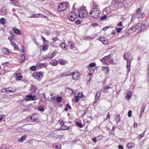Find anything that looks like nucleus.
Wrapping results in <instances>:
<instances>
[{"label": "nucleus", "instance_id": "a211bd4d", "mask_svg": "<svg viewBox=\"0 0 149 149\" xmlns=\"http://www.w3.org/2000/svg\"><path fill=\"white\" fill-rule=\"evenodd\" d=\"M37 66L38 67H47V64L45 63H42L37 64Z\"/></svg>", "mask_w": 149, "mask_h": 149}, {"label": "nucleus", "instance_id": "13d9d810", "mask_svg": "<svg viewBox=\"0 0 149 149\" xmlns=\"http://www.w3.org/2000/svg\"><path fill=\"white\" fill-rule=\"evenodd\" d=\"M54 147L55 148H57V149H60L61 148V146L59 145L55 146H54Z\"/></svg>", "mask_w": 149, "mask_h": 149}, {"label": "nucleus", "instance_id": "4468645a", "mask_svg": "<svg viewBox=\"0 0 149 149\" xmlns=\"http://www.w3.org/2000/svg\"><path fill=\"white\" fill-rule=\"evenodd\" d=\"M27 137V136L26 134H24L18 139V141L19 143L22 142L25 140Z\"/></svg>", "mask_w": 149, "mask_h": 149}, {"label": "nucleus", "instance_id": "c85d7f7f", "mask_svg": "<svg viewBox=\"0 0 149 149\" xmlns=\"http://www.w3.org/2000/svg\"><path fill=\"white\" fill-rule=\"evenodd\" d=\"M91 118L90 117H88L85 120L86 123H89L91 121Z\"/></svg>", "mask_w": 149, "mask_h": 149}, {"label": "nucleus", "instance_id": "5fc2aeb1", "mask_svg": "<svg viewBox=\"0 0 149 149\" xmlns=\"http://www.w3.org/2000/svg\"><path fill=\"white\" fill-rule=\"evenodd\" d=\"M22 78V76H19L18 77H17L16 78V79L18 80H21Z\"/></svg>", "mask_w": 149, "mask_h": 149}, {"label": "nucleus", "instance_id": "9b49d317", "mask_svg": "<svg viewBox=\"0 0 149 149\" xmlns=\"http://www.w3.org/2000/svg\"><path fill=\"white\" fill-rule=\"evenodd\" d=\"M36 115L35 114H33L31 116L29 117V119L31 120V122H37L38 118L36 117Z\"/></svg>", "mask_w": 149, "mask_h": 149}, {"label": "nucleus", "instance_id": "e433bc0d", "mask_svg": "<svg viewBox=\"0 0 149 149\" xmlns=\"http://www.w3.org/2000/svg\"><path fill=\"white\" fill-rule=\"evenodd\" d=\"M146 108L145 106H143L141 107V110L140 112L141 114H143Z\"/></svg>", "mask_w": 149, "mask_h": 149}, {"label": "nucleus", "instance_id": "3c124183", "mask_svg": "<svg viewBox=\"0 0 149 149\" xmlns=\"http://www.w3.org/2000/svg\"><path fill=\"white\" fill-rule=\"evenodd\" d=\"M36 67L35 66H33L31 67V69L32 71H34L36 70Z\"/></svg>", "mask_w": 149, "mask_h": 149}, {"label": "nucleus", "instance_id": "a878e982", "mask_svg": "<svg viewBox=\"0 0 149 149\" xmlns=\"http://www.w3.org/2000/svg\"><path fill=\"white\" fill-rule=\"evenodd\" d=\"M14 31L16 34L18 35L20 34V33L21 31L18 29L17 28L15 29L14 30Z\"/></svg>", "mask_w": 149, "mask_h": 149}, {"label": "nucleus", "instance_id": "4d7b16f0", "mask_svg": "<svg viewBox=\"0 0 149 149\" xmlns=\"http://www.w3.org/2000/svg\"><path fill=\"white\" fill-rule=\"evenodd\" d=\"M40 16V14H35L33 15V17H37Z\"/></svg>", "mask_w": 149, "mask_h": 149}, {"label": "nucleus", "instance_id": "393cba45", "mask_svg": "<svg viewBox=\"0 0 149 149\" xmlns=\"http://www.w3.org/2000/svg\"><path fill=\"white\" fill-rule=\"evenodd\" d=\"M60 46L63 49H65L66 48V44L64 42H62L60 45Z\"/></svg>", "mask_w": 149, "mask_h": 149}, {"label": "nucleus", "instance_id": "69168bd1", "mask_svg": "<svg viewBox=\"0 0 149 149\" xmlns=\"http://www.w3.org/2000/svg\"><path fill=\"white\" fill-rule=\"evenodd\" d=\"M109 27H104L102 29V30L104 31H106L108 28Z\"/></svg>", "mask_w": 149, "mask_h": 149}, {"label": "nucleus", "instance_id": "7ed1b4c3", "mask_svg": "<svg viewBox=\"0 0 149 149\" xmlns=\"http://www.w3.org/2000/svg\"><path fill=\"white\" fill-rule=\"evenodd\" d=\"M79 16L81 18L86 17L88 15L86 10H79L78 11Z\"/></svg>", "mask_w": 149, "mask_h": 149}, {"label": "nucleus", "instance_id": "aec40b11", "mask_svg": "<svg viewBox=\"0 0 149 149\" xmlns=\"http://www.w3.org/2000/svg\"><path fill=\"white\" fill-rule=\"evenodd\" d=\"M114 118L116 120V122L118 123L120 121V118L119 115H117L115 116Z\"/></svg>", "mask_w": 149, "mask_h": 149}, {"label": "nucleus", "instance_id": "1a4fd4ad", "mask_svg": "<svg viewBox=\"0 0 149 149\" xmlns=\"http://www.w3.org/2000/svg\"><path fill=\"white\" fill-rule=\"evenodd\" d=\"M25 99L27 101L34 100H36V97L35 95H31L29 94L26 96Z\"/></svg>", "mask_w": 149, "mask_h": 149}, {"label": "nucleus", "instance_id": "864d4df0", "mask_svg": "<svg viewBox=\"0 0 149 149\" xmlns=\"http://www.w3.org/2000/svg\"><path fill=\"white\" fill-rule=\"evenodd\" d=\"M81 21L79 19H77V20H76L75 21V23L77 24H80L81 23Z\"/></svg>", "mask_w": 149, "mask_h": 149}, {"label": "nucleus", "instance_id": "6ab92c4d", "mask_svg": "<svg viewBox=\"0 0 149 149\" xmlns=\"http://www.w3.org/2000/svg\"><path fill=\"white\" fill-rule=\"evenodd\" d=\"M53 58L52 57L51 54H48L44 58V60H48V58L52 59Z\"/></svg>", "mask_w": 149, "mask_h": 149}, {"label": "nucleus", "instance_id": "bb28decb", "mask_svg": "<svg viewBox=\"0 0 149 149\" xmlns=\"http://www.w3.org/2000/svg\"><path fill=\"white\" fill-rule=\"evenodd\" d=\"M38 109L39 111L41 112H43L44 110V108L42 106H39L38 108Z\"/></svg>", "mask_w": 149, "mask_h": 149}, {"label": "nucleus", "instance_id": "79ce46f5", "mask_svg": "<svg viewBox=\"0 0 149 149\" xmlns=\"http://www.w3.org/2000/svg\"><path fill=\"white\" fill-rule=\"evenodd\" d=\"M56 100L57 101L60 102L62 100V98L60 97H58L56 98Z\"/></svg>", "mask_w": 149, "mask_h": 149}, {"label": "nucleus", "instance_id": "ea45409f", "mask_svg": "<svg viewBox=\"0 0 149 149\" xmlns=\"http://www.w3.org/2000/svg\"><path fill=\"white\" fill-rule=\"evenodd\" d=\"M16 90L15 88H12L11 89H8V92H13V93H14L15 92V91Z\"/></svg>", "mask_w": 149, "mask_h": 149}, {"label": "nucleus", "instance_id": "423d86ee", "mask_svg": "<svg viewBox=\"0 0 149 149\" xmlns=\"http://www.w3.org/2000/svg\"><path fill=\"white\" fill-rule=\"evenodd\" d=\"M124 0H113L111 4V6H113L114 8H116L118 6V4L122 3Z\"/></svg>", "mask_w": 149, "mask_h": 149}, {"label": "nucleus", "instance_id": "b1692460", "mask_svg": "<svg viewBox=\"0 0 149 149\" xmlns=\"http://www.w3.org/2000/svg\"><path fill=\"white\" fill-rule=\"evenodd\" d=\"M41 38L42 41H43L45 45H47L49 42L48 41L46 40L42 36H41Z\"/></svg>", "mask_w": 149, "mask_h": 149}, {"label": "nucleus", "instance_id": "20e7f679", "mask_svg": "<svg viewBox=\"0 0 149 149\" xmlns=\"http://www.w3.org/2000/svg\"><path fill=\"white\" fill-rule=\"evenodd\" d=\"M76 17L75 12L74 11H71L69 13L68 18L70 21L73 22L76 18Z\"/></svg>", "mask_w": 149, "mask_h": 149}, {"label": "nucleus", "instance_id": "c756f323", "mask_svg": "<svg viewBox=\"0 0 149 149\" xmlns=\"http://www.w3.org/2000/svg\"><path fill=\"white\" fill-rule=\"evenodd\" d=\"M48 46L47 45H45L42 47V50L43 51H45L47 49Z\"/></svg>", "mask_w": 149, "mask_h": 149}, {"label": "nucleus", "instance_id": "6e6552de", "mask_svg": "<svg viewBox=\"0 0 149 149\" xmlns=\"http://www.w3.org/2000/svg\"><path fill=\"white\" fill-rule=\"evenodd\" d=\"M71 75L70 76L72 77L73 79L74 80H78L80 76V74L79 72H73L71 73Z\"/></svg>", "mask_w": 149, "mask_h": 149}, {"label": "nucleus", "instance_id": "f03ea898", "mask_svg": "<svg viewBox=\"0 0 149 149\" xmlns=\"http://www.w3.org/2000/svg\"><path fill=\"white\" fill-rule=\"evenodd\" d=\"M89 13L92 17L97 18L99 17L100 11L99 10H96L93 11L91 10Z\"/></svg>", "mask_w": 149, "mask_h": 149}, {"label": "nucleus", "instance_id": "2eb2a0df", "mask_svg": "<svg viewBox=\"0 0 149 149\" xmlns=\"http://www.w3.org/2000/svg\"><path fill=\"white\" fill-rule=\"evenodd\" d=\"M114 87V85L113 84H110L109 85L106 86L104 88V91H108L109 88L113 89Z\"/></svg>", "mask_w": 149, "mask_h": 149}, {"label": "nucleus", "instance_id": "c9c22d12", "mask_svg": "<svg viewBox=\"0 0 149 149\" xmlns=\"http://www.w3.org/2000/svg\"><path fill=\"white\" fill-rule=\"evenodd\" d=\"M147 26H146L141 24V27L140 30L141 31H143L146 29L145 27H147Z\"/></svg>", "mask_w": 149, "mask_h": 149}, {"label": "nucleus", "instance_id": "680f3d73", "mask_svg": "<svg viewBox=\"0 0 149 149\" xmlns=\"http://www.w3.org/2000/svg\"><path fill=\"white\" fill-rule=\"evenodd\" d=\"M66 107H68V108L69 109H70L71 108V107L70 106L69 104H66Z\"/></svg>", "mask_w": 149, "mask_h": 149}, {"label": "nucleus", "instance_id": "ddd939ff", "mask_svg": "<svg viewBox=\"0 0 149 149\" xmlns=\"http://www.w3.org/2000/svg\"><path fill=\"white\" fill-rule=\"evenodd\" d=\"M99 40L104 44H107L108 42V40L106 38L100 37Z\"/></svg>", "mask_w": 149, "mask_h": 149}, {"label": "nucleus", "instance_id": "6e6d98bb", "mask_svg": "<svg viewBox=\"0 0 149 149\" xmlns=\"http://www.w3.org/2000/svg\"><path fill=\"white\" fill-rule=\"evenodd\" d=\"M107 17V16L106 15H104L102 17L100 18V19L101 20H102L105 19L106 17Z\"/></svg>", "mask_w": 149, "mask_h": 149}, {"label": "nucleus", "instance_id": "9d476101", "mask_svg": "<svg viewBox=\"0 0 149 149\" xmlns=\"http://www.w3.org/2000/svg\"><path fill=\"white\" fill-rule=\"evenodd\" d=\"M71 75V73L70 72L68 71L62 72L61 74H60L58 76L59 78H61L65 76L68 77L70 76Z\"/></svg>", "mask_w": 149, "mask_h": 149}, {"label": "nucleus", "instance_id": "774afa93", "mask_svg": "<svg viewBox=\"0 0 149 149\" xmlns=\"http://www.w3.org/2000/svg\"><path fill=\"white\" fill-rule=\"evenodd\" d=\"M118 148L119 149H123V146L120 145L118 146Z\"/></svg>", "mask_w": 149, "mask_h": 149}, {"label": "nucleus", "instance_id": "f257e3e1", "mask_svg": "<svg viewBox=\"0 0 149 149\" xmlns=\"http://www.w3.org/2000/svg\"><path fill=\"white\" fill-rule=\"evenodd\" d=\"M130 56V54L128 53H125L124 55V58L127 61V63L126 65V68L127 71V74H128L130 71V64L131 61L129 59Z\"/></svg>", "mask_w": 149, "mask_h": 149}, {"label": "nucleus", "instance_id": "8fccbe9b", "mask_svg": "<svg viewBox=\"0 0 149 149\" xmlns=\"http://www.w3.org/2000/svg\"><path fill=\"white\" fill-rule=\"evenodd\" d=\"M122 28H118L116 29V30L117 32H120L122 30Z\"/></svg>", "mask_w": 149, "mask_h": 149}, {"label": "nucleus", "instance_id": "5701e85b", "mask_svg": "<svg viewBox=\"0 0 149 149\" xmlns=\"http://www.w3.org/2000/svg\"><path fill=\"white\" fill-rule=\"evenodd\" d=\"M9 50L6 48H4L3 49V53L5 54H8L9 53Z\"/></svg>", "mask_w": 149, "mask_h": 149}, {"label": "nucleus", "instance_id": "f704fd0d", "mask_svg": "<svg viewBox=\"0 0 149 149\" xmlns=\"http://www.w3.org/2000/svg\"><path fill=\"white\" fill-rule=\"evenodd\" d=\"M76 124L77 126L79 127L80 128H82L83 126L79 122H77L76 123Z\"/></svg>", "mask_w": 149, "mask_h": 149}, {"label": "nucleus", "instance_id": "f3484780", "mask_svg": "<svg viewBox=\"0 0 149 149\" xmlns=\"http://www.w3.org/2000/svg\"><path fill=\"white\" fill-rule=\"evenodd\" d=\"M132 96V93L130 91L128 92L125 94V97L127 99L129 100L130 99Z\"/></svg>", "mask_w": 149, "mask_h": 149}, {"label": "nucleus", "instance_id": "a19ab883", "mask_svg": "<svg viewBox=\"0 0 149 149\" xmlns=\"http://www.w3.org/2000/svg\"><path fill=\"white\" fill-rule=\"evenodd\" d=\"M96 65L95 63H91L89 65V66L91 67H94Z\"/></svg>", "mask_w": 149, "mask_h": 149}, {"label": "nucleus", "instance_id": "338daca9", "mask_svg": "<svg viewBox=\"0 0 149 149\" xmlns=\"http://www.w3.org/2000/svg\"><path fill=\"white\" fill-rule=\"evenodd\" d=\"M10 44L13 47L15 45H16L15 43H14L13 42L10 41Z\"/></svg>", "mask_w": 149, "mask_h": 149}, {"label": "nucleus", "instance_id": "49530a36", "mask_svg": "<svg viewBox=\"0 0 149 149\" xmlns=\"http://www.w3.org/2000/svg\"><path fill=\"white\" fill-rule=\"evenodd\" d=\"M132 111L131 110H129L128 111V115L129 117H130L131 116Z\"/></svg>", "mask_w": 149, "mask_h": 149}, {"label": "nucleus", "instance_id": "09e8293b", "mask_svg": "<svg viewBox=\"0 0 149 149\" xmlns=\"http://www.w3.org/2000/svg\"><path fill=\"white\" fill-rule=\"evenodd\" d=\"M37 75L38 77H40L41 76H43V74L40 72H38L37 73Z\"/></svg>", "mask_w": 149, "mask_h": 149}, {"label": "nucleus", "instance_id": "0e129e2a", "mask_svg": "<svg viewBox=\"0 0 149 149\" xmlns=\"http://www.w3.org/2000/svg\"><path fill=\"white\" fill-rule=\"evenodd\" d=\"M13 47H14V50H16L17 49L18 46L16 45H15Z\"/></svg>", "mask_w": 149, "mask_h": 149}, {"label": "nucleus", "instance_id": "dca6fc26", "mask_svg": "<svg viewBox=\"0 0 149 149\" xmlns=\"http://www.w3.org/2000/svg\"><path fill=\"white\" fill-rule=\"evenodd\" d=\"M50 64L53 66H56L58 64L57 61L55 59L53 60L50 61Z\"/></svg>", "mask_w": 149, "mask_h": 149}, {"label": "nucleus", "instance_id": "cd10ccee", "mask_svg": "<svg viewBox=\"0 0 149 149\" xmlns=\"http://www.w3.org/2000/svg\"><path fill=\"white\" fill-rule=\"evenodd\" d=\"M31 88L32 91L34 92L36 91L37 90L36 87L33 85L31 86Z\"/></svg>", "mask_w": 149, "mask_h": 149}, {"label": "nucleus", "instance_id": "de8ad7c7", "mask_svg": "<svg viewBox=\"0 0 149 149\" xmlns=\"http://www.w3.org/2000/svg\"><path fill=\"white\" fill-rule=\"evenodd\" d=\"M79 96H76L75 97L74 100H75V101L77 102H78L79 100Z\"/></svg>", "mask_w": 149, "mask_h": 149}, {"label": "nucleus", "instance_id": "39448f33", "mask_svg": "<svg viewBox=\"0 0 149 149\" xmlns=\"http://www.w3.org/2000/svg\"><path fill=\"white\" fill-rule=\"evenodd\" d=\"M58 8L59 9H66L69 8V3L66 2H63L60 4L58 6Z\"/></svg>", "mask_w": 149, "mask_h": 149}, {"label": "nucleus", "instance_id": "bf43d9fd", "mask_svg": "<svg viewBox=\"0 0 149 149\" xmlns=\"http://www.w3.org/2000/svg\"><path fill=\"white\" fill-rule=\"evenodd\" d=\"M58 39V38L57 37H53L52 39V40L54 41L57 40Z\"/></svg>", "mask_w": 149, "mask_h": 149}, {"label": "nucleus", "instance_id": "412c9836", "mask_svg": "<svg viewBox=\"0 0 149 149\" xmlns=\"http://www.w3.org/2000/svg\"><path fill=\"white\" fill-rule=\"evenodd\" d=\"M102 70L104 71V73L106 74L108 73L109 71V68L107 66L104 67V68L102 69Z\"/></svg>", "mask_w": 149, "mask_h": 149}, {"label": "nucleus", "instance_id": "7c9ffc66", "mask_svg": "<svg viewBox=\"0 0 149 149\" xmlns=\"http://www.w3.org/2000/svg\"><path fill=\"white\" fill-rule=\"evenodd\" d=\"M59 64L61 65H65L66 63H67V62L66 61H59Z\"/></svg>", "mask_w": 149, "mask_h": 149}, {"label": "nucleus", "instance_id": "f8f14e48", "mask_svg": "<svg viewBox=\"0 0 149 149\" xmlns=\"http://www.w3.org/2000/svg\"><path fill=\"white\" fill-rule=\"evenodd\" d=\"M142 24L148 26L149 25V17L143 20Z\"/></svg>", "mask_w": 149, "mask_h": 149}, {"label": "nucleus", "instance_id": "c03bdc74", "mask_svg": "<svg viewBox=\"0 0 149 149\" xmlns=\"http://www.w3.org/2000/svg\"><path fill=\"white\" fill-rule=\"evenodd\" d=\"M98 25L97 23H96L95 22L91 24V25L93 27H95V26H98Z\"/></svg>", "mask_w": 149, "mask_h": 149}, {"label": "nucleus", "instance_id": "0eeeda50", "mask_svg": "<svg viewBox=\"0 0 149 149\" xmlns=\"http://www.w3.org/2000/svg\"><path fill=\"white\" fill-rule=\"evenodd\" d=\"M101 61L104 62L106 64L108 63H113V60L110 58V55L104 57L101 59Z\"/></svg>", "mask_w": 149, "mask_h": 149}, {"label": "nucleus", "instance_id": "a18cd8bd", "mask_svg": "<svg viewBox=\"0 0 149 149\" xmlns=\"http://www.w3.org/2000/svg\"><path fill=\"white\" fill-rule=\"evenodd\" d=\"M108 91H105L108 92V93H111L113 92V89H110L109 88L108 90Z\"/></svg>", "mask_w": 149, "mask_h": 149}, {"label": "nucleus", "instance_id": "58836bf2", "mask_svg": "<svg viewBox=\"0 0 149 149\" xmlns=\"http://www.w3.org/2000/svg\"><path fill=\"white\" fill-rule=\"evenodd\" d=\"M69 46L70 47V48L71 49L73 48L74 46V44L72 42H70L69 43Z\"/></svg>", "mask_w": 149, "mask_h": 149}, {"label": "nucleus", "instance_id": "4c0bfd02", "mask_svg": "<svg viewBox=\"0 0 149 149\" xmlns=\"http://www.w3.org/2000/svg\"><path fill=\"white\" fill-rule=\"evenodd\" d=\"M132 145L133 144L132 143H129L127 144V146L128 148H131L132 147Z\"/></svg>", "mask_w": 149, "mask_h": 149}, {"label": "nucleus", "instance_id": "603ef678", "mask_svg": "<svg viewBox=\"0 0 149 149\" xmlns=\"http://www.w3.org/2000/svg\"><path fill=\"white\" fill-rule=\"evenodd\" d=\"M83 95V93H78V96L79 97L81 98L82 97Z\"/></svg>", "mask_w": 149, "mask_h": 149}, {"label": "nucleus", "instance_id": "e2e57ef3", "mask_svg": "<svg viewBox=\"0 0 149 149\" xmlns=\"http://www.w3.org/2000/svg\"><path fill=\"white\" fill-rule=\"evenodd\" d=\"M118 26H122L123 25L122 22H120L118 24Z\"/></svg>", "mask_w": 149, "mask_h": 149}, {"label": "nucleus", "instance_id": "72a5a7b5", "mask_svg": "<svg viewBox=\"0 0 149 149\" xmlns=\"http://www.w3.org/2000/svg\"><path fill=\"white\" fill-rule=\"evenodd\" d=\"M5 22V20L3 18H1L0 19V23L1 24H3Z\"/></svg>", "mask_w": 149, "mask_h": 149}, {"label": "nucleus", "instance_id": "2f4dec72", "mask_svg": "<svg viewBox=\"0 0 149 149\" xmlns=\"http://www.w3.org/2000/svg\"><path fill=\"white\" fill-rule=\"evenodd\" d=\"M141 24L140 23H139L137 24L135 26V29H139L140 27L141 28Z\"/></svg>", "mask_w": 149, "mask_h": 149}, {"label": "nucleus", "instance_id": "4be33fe9", "mask_svg": "<svg viewBox=\"0 0 149 149\" xmlns=\"http://www.w3.org/2000/svg\"><path fill=\"white\" fill-rule=\"evenodd\" d=\"M100 95V94H98V93H97L96 94L95 96V100L94 102V103H95L97 102V101L99 98Z\"/></svg>", "mask_w": 149, "mask_h": 149}, {"label": "nucleus", "instance_id": "473e14b6", "mask_svg": "<svg viewBox=\"0 0 149 149\" xmlns=\"http://www.w3.org/2000/svg\"><path fill=\"white\" fill-rule=\"evenodd\" d=\"M145 133V131H144L143 133H142L141 134H140L138 136V137L139 139H141L142 137H143L144 136V134Z\"/></svg>", "mask_w": 149, "mask_h": 149}, {"label": "nucleus", "instance_id": "052dcab7", "mask_svg": "<svg viewBox=\"0 0 149 149\" xmlns=\"http://www.w3.org/2000/svg\"><path fill=\"white\" fill-rule=\"evenodd\" d=\"M92 140L94 143L96 142L97 140L96 138H93L92 139Z\"/></svg>", "mask_w": 149, "mask_h": 149}, {"label": "nucleus", "instance_id": "37998d69", "mask_svg": "<svg viewBox=\"0 0 149 149\" xmlns=\"http://www.w3.org/2000/svg\"><path fill=\"white\" fill-rule=\"evenodd\" d=\"M14 38V36L11 37H8V39L10 41H12V40Z\"/></svg>", "mask_w": 149, "mask_h": 149}]
</instances>
